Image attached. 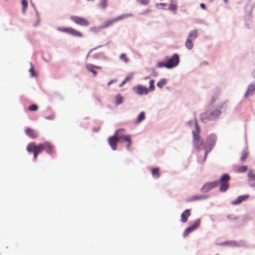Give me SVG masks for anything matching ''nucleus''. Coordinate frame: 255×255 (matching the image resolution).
<instances>
[{
  "instance_id": "7",
  "label": "nucleus",
  "mask_w": 255,
  "mask_h": 255,
  "mask_svg": "<svg viewBox=\"0 0 255 255\" xmlns=\"http://www.w3.org/2000/svg\"><path fill=\"white\" fill-rule=\"evenodd\" d=\"M179 62V58L177 54H174L166 62V68H172L176 66Z\"/></svg>"
},
{
  "instance_id": "34",
  "label": "nucleus",
  "mask_w": 255,
  "mask_h": 255,
  "mask_svg": "<svg viewBox=\"0 0 255 255\" xmlns=\"http://www.w3.org/2000/svg\"><path fill=\"white\" fill-rule=\"evenodd\" d=\"M121 136H122L121 139H123V140L127 141L128 142L131 141L130 136L129 135H121Z\"/></svg>"
},
{
  "instance_id": "1",
  "label": "nucleus",
  "mask_w": 255,
  "mask_h": 255,
  "mask_svg": "<svg viewBox=\"0 0 255 255\" xmlns=\"http://www.w3.org/2000/svg\"><path fill=\"white\" fill-rule=\"evenodd\" d=\"M26 150L29 152H33L34 159L37 158L38 155L45 150L47 153L51 154L54 153L55 147L50 142L46 141L36 144L35 142L29 143L26 146Z\"/></svg>"
},
{
  "instance_id": "17",
  "label": "nucleus",
  "mask_w": 255,
  "mask_h": 255,
  "mask_svg": "<svg viewBox=\"0 0 255 255\" xmlns=\"http://www.w3.org/2000/svg\"><path fill=\"white\" fill-rule=\"evenodd\" d=\"M198 31L197 29L191 30L188 34V38L194 40L198 36Z\"/></svg>"
},
{
  "instance_id": "12",
  "label": "nucleus",
  "mask_w": 255,
  "mask_h": 255,
  "mask_svg": "<svg viewBox=\"0 0 255 255\" xmlns=\"http://www.w3.org/2000/svg\"><path fill=\"white\" fill-rule=\"evenodd\" d=\"M25 133L27 135L31 138H36L38 136V134L36 131L30 128H27L25 130Z\"/></svg>"
},
{
  "instance_id": "49",
  "label": "nucleus",
  "mask_w": 255,
  "mask_h": 255,
  "mask_svg": "<svg viewBox=\"0 0 255 255\" xmlns=\"http://www.w3.org/2000/svg\"><path fill=\"white\" fill-rule=\"evenodd\" d=\"M224 1L225 3H227L228 2V0H224Z\"/></svg>"
},
{
  "instance_id": "43",
  "label": "nucleus",
  "mask_w": 255,
  "mask_h": 255,
  "mask_svg": "<svg viewBox=\"0 0 255 255\" xmlns=\"http://www.w3.org/2000/svg\"><path fill=\"white\" fill-rule=\"evenodd\" d=\"M131 144V141L128 142V144L127 145V146H126L128 150L129 149Z\"/></svg>"
},
{
  "instance_id": "35",
  "label": "nucleus",
  "mask_w": 255,
  "mask_h": 255,
  "mask_svg": "<svg viewBox=\"0 0 255 255\" xmlns=\"http://www.w3.org/2000/svg\"><path fill=\"white\" fill-rule=\"evenodd\" d=\"M108 0H102L100 3V6L103 9H105L107 6V2Z\"/></svg>"
},
{
  "instance_id": "45",
  "label": "nucleus",
  "mask_w": 255,
  "mask_h": 255,
  "mask_svg": "<svg viewBox=\"0 0 255 255\" xmlns=\"http://www.w3.org/2000/svg\"><path fill=\"white\" fill-rule=\"evenodd\" d=\"M200 6L203 8V9H205V4L203 3H201L200 4Z\"/></svg>"
},
{
  "instance_id": "21",
  "label": "nucleus",
  "mask_w": 255,
  "mask_h": 255,
  "mask_svg": "<svg viewBox=\"0 0 255 255\" xmlns=\"http://www.w3.org/2000/svg\"><path fill=\"white\" fill-rule=\"evenodd\" d=\"M216 141V137L214 135H210L207 138V144L209 145H212Z\"/></svg>"
},
{
  "instance_id": "32",
  "label": "nucleus",
  "mask_w": 255,
  "mask_h": 255,
  "mask_svg": "<svg viewBox=\"0 0 255 255\" xmlns=\"http://www.w3.org/2000/svg\"><path fill=\"white\" fill-rule=\"evenodd\" d=\"M38 107L35 104H33L28 107V109L30 111H36L38 110Z\"/></svg>"
},
{
  "instance_id": "46",
  "label": "nucleus",
  "mask_w": 255,
  "mask_h": 255,
  "mask_svg": "<svg viewBox=\"0 0 255 255\" xmlns=\"http://www.w3.org/2000/svg\"><path fill=\"white\" fill-rule=\"evenodd\" d=\"M160 5H165L166 4V3H161L160 4Z\"/></svg>"
},
{
  "instance_id": "39",
  "label": "nucleus",
  "mask_w": 255,
  "mask_h": 255,
  "mask_svg": "<svg viewBox=\"0 0 255 255\" xmlns=\"http://www.w3.org/2000/svg\"><path fill=\"white\" fill-rule=\"evenodd\" d=\"M247 157H248V153L246 152H243L242 154V156L241 157V160L242 161H244L246 160V159L247 158Z\"/></svg>"
},
{
  "instance_id": "22",
  "label": "nucleus",
  "mask_w": 255,
  "mask_h": 255,
  "mask_svg": "<svg viewBox=\"0 0 255 255\" xmlns=\"http://www.w3.org/2000/svg\"><path fill=\"white\" fill-rule=\"evenodd\" d=\"M206 198H207V196H205V195H200V196L196 195V196H194L193 197H190L188 199V201L189 202H192V201L198 200H203Z\"/></svg>"
},
{
  "instance_id": "6",
  "label": "nucleus",
  "mask_w": 255,
  "mask_h": 255,
  "mask_svg": "<svg viewBox=\"0 0 255 255\" xmlns=\"http://www.w3.org/2000/svg\"><path fill=\"white\" fill-rule=\"evenodd\" d=\"M230 180V176L228 174H223L220 178L219 184H220V190L221 192H225L229 188V180Z\"/></svg>"
},
{
  "instance_id": "27",
  "label": "nucleus",
  "mask_w": 255,
  "mask_h": 255,
  "mask_svg": "<svg viewBox=\"0 0 255 255\" xmlns=\"http://www.w3.org/2000/svg\"><path fill=\"white\" fill-rule=\"evenodd\" d=\"M247 166L246 165H242L236 169V172L238 173L245 172L247 170Z\"/></svg>"
},
{
  "instance_id": "23",
  "label": "nucleus",
  "mask_w": 255,
  "mask_h": 255,
  "mask_svg": "<svg viewBox=\"0 0 255 255\" xmlns=\"http://www.w3.org/2000/svg\"><path fill=\"white\" fill-rule=\"evenodd\" d=\"M193 40L192 39H190V38H187L185 42V46L186 47L189 49L191 50L193 47Z\"/></svg>"
},
{
  "instance_id": "26",
  "label": "nucleus",
  "mask_w": 255,
  "mask_h": 255,
  "mask_svg": "<svg viewBox=\"0 0 255 255\" xmlns=\"http://www.w3.org/2000/svg\"><path fill=\"white\" fill-rule=\"evenodd\" d=\"M145 119V114L144 112H141L138 116L137 119L136 120V123H139L142 122Z\"/></svg>"
},
{
  "instance_id": "42",
  "label": "nucleus",
  "mask_w": 255,
  "mask_h": 255,
  "mask_svg": "<svg viewBox=\"0 0 255 255\" xmlns=\"http://www.w3.org/2000/svg\"><path fill=\"white\" fill-rule=\"evenodd\" d=\"M141 2L144 5H147L148 3V0H141Z\"/></svg>"
},
{
  "instance_id": "30",
  "label": "nucleus",
  "mask_w": 255,
  "mask_h": 255,
  "mask_svg": "<svg viewBox=\"0 0 255 255\" xmlns=\"http://www.w3.org/2000/svg\"><path fill=\"white\" fill-rule=\"evenodd\" d=\"M120 59L124 61L125 63H128L129 61V59L125 53H123L120 55Z\"/></svg>"
},
{
  "instance_id": "10",
  "label": "nucleus",
  "mask_w": 255,
  "mask_h": 255,
  "mask_svg": "<svg viewBox=\"0 0 255 255\" xmlns=\"http://www.w3.org/2000/svg\"><path fill=\"white\" fill-rule=\"evenodd\" d=\"M134 92L138 95H146L148 93V89L141 85H138L132 88Z\"/></svg>"
},
{
  "instance_id": "15",
  "label": "nucleus",
  "mask_w": 255,
  "mask_h": 255,
  "mask_svg": "<svg viewBox=\"0 0 255 255\" xmlns=\"http://www.w3.org/2000/svg\"><path fill=\"white\" fill-rule=\"evenodd\" d=\"M255 91V85L251 84L249 86L246 93L245 94V97L248 98L249 96L253 95Z\"/></svg>"
},
{
  "instance_id": "4",
  "label": "nucleus",
  "mask_w": 255,
  "mask_h": 255,
  "mask_svg": "<svg viewBox=\"0 0 255 255\" xmlns=\"http://www.w3.org/2000/svg\"><path fill=\"white\" fill-rule=\"evenodd\" d=\"M220 113L221 112L217 109L209 110L201 115V119L204 122H206L208 120L215 119L219 116Z\"/></svg>"
},
{
  "instance_id": "38",
  "label": "nucleus",
  "mask_w": 255,
  "mask_h": 255,
  "mask_svg": "<svg viewBox=\"0 0 255 255\" xmlns=\"http://www.w3.org/2000/svg\"><path fill=\"white\" fill-rule=\"evenodd\" d=\"M21 4L23 6V10H25L27 6V2L26 0H21Z\"/></svg>"
},
{
  "instance_id": "5",
  "label": "nucleus",
  "mask_w": 255,
  "mask_h": 255,
  "mask_svg": "<svg viewBox=\"0 0 255 255\" xmlns=\"http://www.w3.org/2000/svg\"><path fill=\"white\" fill-rule=\"evenodd\" d=\"M132 16V13H125L122 14L116 17L106 21L103 25L100 26V28L103 29L106 28L109 26L112 25L114 23L118 21L123 20L129 17H131Z\"/></svg>"
},
{
  "instance_id": "33",
  "label": "nucleus",
  "mask_w": 255,
  "mask_h": 255,
  "mask_svg": "<svg viewBox=\"0 0 255 255\" xmlns=\"http://www.w3.org/2000/svg\"><path fill=\"white\" fill-rule=\"evenodd\" d=\"M30 68L29 69V72L30 73L31 76L34 77L36 75V73L34 71V66L31 63H30Z\"/></svg>"
},
{
  "instance_id": "2",
  "label": "nucleus",
  "mask_w": 255,
  "mask_h": 255,
  "mask_svg": "<svg viewBox=\"0 0 255 255\" xmlns=\"http://www.w3.org/2000/svg\"><path fill=\"white\" fill-rule=\"evenodd\" d=\"M200 127L196 123L195 124V129L192 131L193 143L194 147L198 150L205 149L204 159L205 160L208 154V151L206 149V144L204 143L203 141L200 136Z\"/></svg>"
},
{
  "instance_id": "44",
  "label": "nucleus",
  "mask_w": 255,
  "mask_h": 255,
  "mask_svg": "<svg viewBox=\"0 0 255 255\" xmlns=\"http://www.w3.org/2000/svg\"><path fill=\"white\" fill-rule=\"evenodd\" d=\"M115 81H116V80H112L109 81L108 83V85L110 86L111 84H112L113 83L115 82Z\"/></svg>"
},
{
  "instance_id": "24",
  "label": "nucleus",
  "mask_w": 255,
  "mask_h": 255,
  "mask_svg": "<svg viewBox=\"0 0 255 255\" xmlns=\"http://www.w3.org/2000/svg\"><path fill=\"white\" fill-rule=\"evenodd\" d=\"M71 27H58L57 29L59 31L67 33L70 34Z\"/></svg>"
},
{
  "instance_id": "9",
  "label": "nucleus",
  "mask_w": 255,
  "mask_h": 255,
  "mask_svg": "<svg viewBox=\"0 0 255 255\" xmlns=\"http://www.w3.org/2000/svg\"><path fill=\"white\" fill-rule=\"evenodd\" d=\"M70 19L75 23L83 26H87L89 24V21L83 17L77 16H71Z\"/></svg>"
},
{
  "instance_id": "13",
  "label": "nucleus",
  "mask_w": 255,
  "mask_h": 255,
  "mask_svg": "<svg viewBox=\"0 0 255 255\" xmlns=\"http://www.w3.org/2000/svg\"><path fill=\"white\" fill-rule=\"evenodd\" d=\"M191 212L189 209H186L181 215V221L182 223H185L188 219V218L190 216Z\"/></svg>"
},
{
  "instance_id": "25",
  "label": "nucleus",
  "mask_w": 255,
  "mask_h": 255,
  "mask_svg": "<svg viewBox=\"0 0 255 255\" xmlns=\"http://www.w3.org/2000/svg\"><path fill=\"white\" fill-rule=\"evenodd\" d=\"M123 102V97L120 95L118 94L116 97V104L117 105H119L120 104H121Z\"/></svg>"
},
{
  "instance_id": "31",
  "label": "nucleus",
  "mask_w": 255,
  "mask_h": 255,
  "mask_svg": "<svg viewBox=\"0 0 255 255\" xmlns=\"http://www.w3.org/2000/svg\"><path fill=\"white\" fill-rule=\"evenodd\" d=\"M154 80L153 79H151L149 81V89H148V91H153L154 90Z\"/></svg>"
},
{
  "instance_id": "20",
  "label": "nucleus",
  "mask_w": 255,
  "mask_h": 255,
  "mask_svg": "<svg viewBox=\"0 0 255 255\" xmlns=\"http://www.w3.org/2000/svg\"><path fill=\"white\" fill-rule=\"evenodd\" d=\"M151 173L152 176L154 178H159L160 176L159 168L156 167L151 169Z\"/></svg>"
},
{
  "instance_id": "41",
  "label": "nucleus",
  "mask_w": 255,
  "mask_h": 255,
  "mask_svg": "<svg viewBox=\"0 0 255 255\" xmlns=\"http://www.w3.org/2000/svg\"><path fill=\"white\" fill-rule=\"evenodd\" d=\"M45 118L47 120H53L54 119V116L53 114H51L49 116L46 117Z\"/></svg>"
},
{
  "instance_id": "40",
  "label": "nucleus",
  "mask_w": 255,
  "mask_h": 255,
  "mask_svg": "<svg viewBox=\"0 0 255 255\" xmlns=\"http://www.w3.org/2000/svg\"><path fill=\"white\" fill-rule=\"evenodd\" d=\"M101 28H100V26L99 27H91L90 28V30L92 31H93V32H97V31H99L100 30V29H101Z\"/></svg>"
},
{
  "instance_id": "8",
  "label": "nucleus",
  "mask_w": 255,
  "mask_h": 255,
  "mask_svg": "<svg viewBox=\"0 0 255 255\" xmlns=\"http://www.w3.org/2000/svg\"><path fill=\"white\" fill-rule=\"evenodd\" d=\"M219 184V181L218 180L213 181L206 183L201 188V191L203 193H206L211 189L217 187Z\"/></svg>"
},
{
  "instance_id": "3",
  "label": "nucleus",
  "mask_w": 255,
  "mask_h": 255,
  "mask_svg": "<svg viewBox=\"0 0 255 255\" xmlns=\"http://www.w3.org/2000/svg\"><path fill=\"white\" fill-rule=\"evenodd\" d=\"M125 129L124 128H120L116 131L113 136H110L108 138V142L113 150H117V145L118 142L122 138L121 136L120 132H124Z\"/></svg>"
},
{
  "instance_id": "19",
  "label": "nucleus",
  "mask_w": 255,
  "mask_h": 255,
  "mask_svg": "<svg viewBox=\"0 0 255 255\" xmlns=\"http://www.w3.org/2000/svg\"><path fill=\"white\" fill-rule=\"evenodd\" d=\"M86 68L89 71H90L91 72H92L94 76H96L97 74V71H95V70H94V68H99V69L100 68V67L95 66H94L93 65H91V64H87V65H86Z\"/></svg>"
},
{
  "instance_id": "50",
  "label": "nucleus",
  "mask_w": 255,
  "mask_h": 255,
  "mask_svg": "<svg viewBox=\"0 0 255 255\" xmlns=\"http://www.w3.org/2000/svg\"><path fill=\"white\" fill-rule=\"evenodd\" d=\"M252 186H253V187L255 186V183H254L253 185H252Z\"/></svg>"
},
{
  "instance_id": "29",
  "label": "nucleus",
  "mask_w": 255,
  "mask_h": 255,
  "mask_svg": "<svg viewBox=\"0 0 255 255\" xmlns=\"http://www.w3.org/2000/svg\"><path fill=\"white\" fill-rule=\"evenodd\" d=\"M248 176L250 180H255V174L254 173V171L252 170H249L248 173Z\"/></svg>"
},
{
  "instance_id": "37",
  "label": "nucleus",
  "mask_w": 255,
  "mask_h": 255,
  "mask_svg": "<svg viewBox=\"0 0 255 255\" xmlns=\"http://www.w3.org/2000/svg\"><path fill=\"white\" fill-rule=\"evenodd\" d=\"M156 66L158 68L166 67V63L163 62H158L156 64Z\"/></svg>"
},
{
  "instance_id": "11",
  "label": "nucleus",
  "mask_w": 255,
  "mask_h": 255,
  "mask_svg": "<svg viewBox=\"0 0 255 255\" xmlns=\"http://www.w3.org/2000/svg\"><path fill=\"white\" fill-rule=\"evenodd\" d=\"M201 221L197 219L194 221L193 225L187 228L184 232L183 235L184 236L187 235L190 233L197 229L200 225Z\"/></svg>"
},
{
  "instance_id": "47",
  "label": "nucleus",
  "mask_w": 255,
  "mask_h": 255,
  "mask_svg": "<svg viewBox=\"0 0 255 255\" xmlns=\"http://www.w3.org/2000/svg\"><path fill=\"white\" fill-rule=\"evenodd\" d=\"M253 75L254 77L255 78V70L253 72Z\"/></svg>"
},
{
  "instance_id": "18",
  "label": "nucleus",
  "mask_w": 255,
  "mask_h": 255,
  "mask_svg": "<svg viewBox=\"0 0 255 255\" xmlns=\"http://www.w3.org/2000/svg\"><path fill=\"white\" fill-rule=\"evenodd\" d=\"M69 34L77 37H82L83 36V34L81 32L72 27Z\"/></svg>"
},
{
  "instance_id": "16",
  "label": "nucleus",
  "mask_w": 255,
  "mask_h": 255,
  "mask_svg": "<svg viewBox=\"0 0 255 255\" xmlns=\"http://www.w3.org/2000/svg\"><path fill=\"white\" fill-rule=\"evenodd\" d=\"M177 8V4L176 1L172 0L169 5V9L176 13Z\"/></svg>"
},
{
  "instance_id": "36",
  "label": "nucleus",
  "mask_w": 255,
  "mask_h": 255,
  "mask_svg": "<svg viewBox=\"0 0 255 255\" xmlns=\"http://www.w3.org/2000/svg\"><path fill=\"white\" fill-rule=\"evenodd\" d=\"M131 78V76H127L126 78H125V79L121 84L120 86H122L123 85L125 84L126 83V82H127L128 81L130 80Z\"/></svg>"
},
{
  "instance_id": "28",
  "label": "nucleus",
  "mask_w": 255,
  "mask_h": 255,
  "mask_svg": "<svg viewBox=\"0 0 255 255\" xmlns=\"http://www.w3.org/2000/svg\"><path fill=\"white\" fill-rule=\"evenodd\" d=\"M166 84V80L165 79H161L157 83V86L159 88H162Z\"/></svg>"
},
{
  "instance_id": "14",
  "label": "nucleus",
  "mask_w": 255,
  "mask_h": 255,
  "mask_svg": "<svg viewBox=\"0 0 255 255\" xmlns=\"http://www.w3.org/2000/svg\"><path fill=\"white\" fill-rule=\"evenodd\" d=\"M249 198V195H241L238 197L237 200L234 201L233 202V204L234 205H237L241 203H242L243 201L247 200Z\"/></svg>"
},
{
  "instance_id": "48",
  "label": "nucleus",
  "mask_w": 255,
  "mask_h": 255,
  "mask_svg": "<svg viewBox=\"0 0 255 255\" xmlns=\"http://www.w3.org/2000/svg\"><path fill=\"white\" fill-rule=\"evenodd\" d=\"M215 100H216V99H214V98H213V99H212V102H213H213H214V101H215Z\"/></svg>"
}]
</instances>
